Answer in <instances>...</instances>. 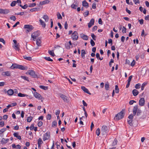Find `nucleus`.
I'll return each mask as SVG.
<instances>
[{
    "label": "nucleus",
    "mask_w": 149,
    "mask_h": 149,
    "mask_svg": "<svg viewBox=\"0 0 149 149\" xmlns=\"http://www.w3.org/2000/svg\"><path fill=\"white\" fill-rule=\"evenodd\" d=\"M19 65L17 64H13L12 66V69L18 68Z\"/></svg>",
    "instance_id": "obj_28"
},
{
    "label": "nucleus",
    "mask_w": 149,
    "mask_h": 149,
    "mask_svg": "<svg viewBox=\"0 0 149 149\" xmlns=\"http://www.w3.org/2000/svg\"><path fill=\"white\" fill-rule=\"evenodd\" d=\"M49 2V0H46L42 1H40V4L43 5L46 4H47Z\"/></svg>",
    "instance_id": "obj_22"
},
{
    "label": "nucleus",
    "mask_w": 149,
    "mask_h": 149,
    "mask_svg": "<svg viewBox=\"0 0 149 149\" xmlns=\"http://www.w3.org/2000/svg\"><path fill=\"white\" fill-rule=\"evenodd\" d=\"M138 109L137 105H135L134 107L133 110L134 115L135 116L136 115Z\"/></svg>",
    "instance_id": "obj_13"
},
{
    "label": "nucleus",
    "mask_w": 149,
    "mask_h": 149,
    "mask_svg": "<svg viewBox=\"0 0 149 149\" xmlns=\"http://www.w3.org/2000/svg\"><path fill=\"white\" fill-rule=\"evenodd\" d=\"M36 5V4L35 3H30L29 6V7H32L35 6Z\"/></svg>",
    "instance_id": "obj_45"
},
{
    "label": "nucleus",
    "mask_w": 149,
    "mask_h": 149,
    "mask_svg": "<svg viewBox=\"0 0 149 149\" xmlns=\"http://www.w3.org/2000/svg\"><path fill=\"white\" fill-rule=\"evenodd\" d=\"M21 77L24 80H26L28 81H29L28 77L26 76H21Z\"/></svg>",
    "instance_id": "obj_33"
},
{
    "label": "nucleus",
    "mask_w": 149,
    "mask_h": 149,
    "mask_svg": "<svg viewBox=\"0 0 149 149\" xmlns=\"http://www.w3.org/2000/svg\"><path fill=\"white\" fill-rule=\"evenodd\" d=\"M13 135L14 136L16 137L19 140H21V136L19 135L18 133L17 132L14 133L13 134Z\"/></svg>",
    "instance_id": "obj_21"
},
{
    "label": "nucleus",
    "mask_w": 149,
    "mask_h": 149,
    "mask_svg": "<svg viewBox=\"0 0 149 149\" xmlns=\"http://www.w3.org/2000/svg\"><path fill=\"white\" fill-rule=\"evenodd\" d=\"M19 6L21 7V8L24 9H25L28 7V5L27 4H25L24 6H23L21 4H20Z\"/></svg>",
    "instance_id": "obj_42"
},
{
    "label": "nucleus",
    "mask_w": 149,
    "mask_h": 149,
    "mask_svg": "<svg viewBox=\"0 0 149 149\" xmlns=\"http://www.w3.org/2000/svg\"><path fill=\"white\" fill-rule=\"evenodd\" d=\"M132 120L130 119V120H127V122L129 124L130 126H132Z\"/></svg>",
    "instance_id": "obj_50"
},
{
    "label": "nucleus",
    "mask_w": 149,
    "mask_h": 149,
    "mask_svg": "<svg viewBox=\"0 0 149 149\" xmlns=\"http://www.w3.org/2000/svg\"><path fill=\"white\" fill-rule=\"evenodd\" d=\"M89 14V11L88 10L86 11L84 14V15L85 17L87 16Z\"/></svg>",
    "instance_id": "obj_57"
},
{
    "label": "nucleus",
    "mask_w": 149,
    "mask_h": 149,
    "mask_svg": "<svg viewBox=\"0 0 149 149\" xmlns=\"http://www.w3.org/2000/svg\"><path fill=\"white\" fill-rule=\"evenodd\" d=\"M132 93L134 96H136L138 94L139 92L136 89H134L132 91Z\"/></svg>",
    "instance_id": "obj_25"
},
{
    "label": "nucleus",
    "mask_w": 149,
    "mask_h": 149,
    "mask_svg": "<svg viewBox=\"0 0 149 149\" xmlns=\"http://www.w3.org/2000/svg\"><path fill=\"white\" fill-rule=\"evenodd\" d=\"M115 92L116 93H118L119 92V89L118 88V86L117 85H116L115 86Z\"/></svg>",
    "instance_id": "obj_41"
},
{
    "label": "nucleus",
    "mask_w": 149,
    "mask_h": 149,
    "mask_svg": "<svg viewBox=\"0 0 149 149\" xmlns=\"http://www.w3.org/2000/svg\"><path fill=\"white\" fill-rule=\"evenodd\" d=\"M48 53L50 55L54 57L55 56V55L54 52V51L53 50H49Z\"/></svg>",
    "instance_id": "obj_32"
},
{
    "label": "nucleus",
    "mask_w": 149,
    "mask_h": 149,
    "mask_svg": "<svg viewBox=\"0 0 149 149\" xmlns=\"http://www.w3.org/2000/svg\"><path fill=\"white\" fill-rule=\"evenodd\" d=\"M137 112V115L138 116L141 113V111L140 109H139Z\"/></svg>",
    "instance_id": "obj_59"
},
{
    "label": "nucleus",
    "mask_w": 149,
    "mask_h": 149,
    "mask_svg": "<svg viewBox=\"0 0 149 149\" xmlns=\"http://www.w3.org/2000/svg\"><path fill=\"white\" fill-rule=\"evenodd\" d=\"M81 89L85 93L89 94H91L88 90L84 86H81Z\"/></svg>",
    "instance_id": "obj_17"
},
{
    "label": "nucleus",
    "mask_w": 149,
    "mask_h": 149,
    "mask_svg": "<svg viewBox=\"0 0 149 149\" xmlns=\"http://www.w3.org/2000/svg\"><path fill=\"white\" fill-rule=\"evenodd\" d=\"M50 137V133L49 132H47L46 133L44 136L43 138V140L44 141H45L47 140Z\"/></svg>",
    "instance_id": "obj_8"
},
{
    "label": "nucleus",
    "mask_w": 149,
    "mask_h": 149,
    "mask_svg": "<svg viewBox=\"0 0 149 149\" xmlns=\"http://www.w3.org/2000/svg\"><path fill=\"white\" fill-rule=\"evenodd\" d=\"M133 1L135 4H137L140 3V1L139 0H133Z\"/></svg>",
    "instance_id": "obj_60"
},
{
    "label": "nucleus",
    "mask_w": 149,
    "mask_h": 149,
    "mask_svg": "<svg viewBox=\"0 0 149 149\" xmlns=\"http://www.w3.org/2000/svg\"><path fill=\"white\" fill-rule=\"evenodd\" d=\"M100 130L99 128H97V129L96 131V134L97 136H99L100 135Z\"/></svg>",
    "instance_id": "obj_39"
},
{
    "label": "nucleus",
    "mask_w": 149,
    "mask_h": 149,
    "mask_svg": "<svg viewBox=\"0 0 149 149\" xmlns=\"http://www.w3.org/2000/svg\"><path fill=\"white\" fill-rule=\"evenodd\" d=\"M118 142L117 140L116 139H114L112 143V146H115L117 144Z\"/></svg>",
    "instance_id": "obj_34"
},
{
    "label": "nucleus",
    "mask_w": 149,
    "mask_h": 149,
    "mask_svg": "<svg viewBox=\"0 0 149 149\" xmlns=\"http://www.w3.org/2000/svg\"><path fill=\"white\" fill-rule=\"evenodd\" d=\"M41 41L40 39H37L36 40V44L38 46H40L41 45Z\"/></svg>",
    "instance_id": "obj_23"
},
{
    "label": "nucleus",
    "mask_w": 149,
    "mask_h": 149,
    "mask_svg": "<svg viewBox=\"0 0 149 149\" xmlns=\"http://www.w3.org/2000/svg\"><path fill=\"white\" fill-rule=\"evenodd\" d=\"M26 74H29L32 77L34 78H36L37 77V76L35 74V72L32 70H28L26 73Z\"/></svg>",
    "instance_id": "obj_2"
},
{
    "label": "nucleus",
    "mask_w": 149,
    "mask_h": 149,
    "mask_svg": "<svg viewBox=\"0 0 149 149\" xmlns=\"http://www.w3.org/2000/svg\"><path fill=\"white\" fill-rule=\"evenodd\" d=\"M57 18L58 19H62V17L60 14L59 13H57Z\"/></svg>",
    "instance_id": "obj_40"
},
{
    "label": "nucleus",
    "mask_w": 149,
    "mask_h": 149,
    "mask_svg": "<svg viewBox=\"0 0 149 149\" xmlns=\"http://www.w3.org/2000/svg\"><path fill=\"white\" fill-rule=\"evenodd\" d=\"M10 12L9 10L7 9H3L0 8V13L6 14Z\"/></svg>",
    "instance_id": "obj_9"
},
{
    "label": "nucleus",
    "mask_w": 149,
    "mask_h": 149,
    "mask_svg": "<svg viewBox=\"0 0 149 149\" xmlns=\"http://www.w3.org/2000/svg\"><path fill=\"white\" fill-rule=\"evenodd\" d=\"M95 20L94 19H92L90 20V22L88 23V26L89 28L91 27L94 24Z\"/></svg>",
    "instance_id": "obj_12"
},
{
    "label": "nucleus",
    "mask_w": 149,
    "mask_h": 149,
    "mask_svg": "<svg viewBox=\"0 0 149 149\" xmlns=\"http://www.w3.org/2000/svg\"><path fill=\"white\" fill-rule=\"evenodd\" d=\"M43 143L42 141L41 138H39L38 140V145H41Z\"/></svg>",
    "instance_id": "obj_37"
},
{
    "label": "nucleus",
    "mask_w": 149,
    "mask_h": 149,
    "mask_svg": "<svg viewBox=\"0 0 149 149\" xmlns=\"http://www.w3.org/2000/svg\"><path fill=\"white\" fill-rule=\"evenodd\" d=\"M47 120H50L51 118V115L50 114H48L46 117Z\"/></svg>",
    "instance_id": "obj_52"
},
{
    "label": "nucleus",
    "mask_w": 149,
    "mask_h": 149,
    "mask_svg": "<svg viewBox=\"0 0 149 149\" xmlns=\"http://www.w3.org/2000/svg\"><path fill=\"white\" fill-rule=\"evenodd\" d=\"M148 84V82H144L142 85L141 87V90L143 91L144 90V87Z\"/></svg>",
    "instance_id": "obj_29"
},
{
    "label": "nucleus",
    "mask_w": 149,
    "mask_h": 149,
    "mask_svg": "<svg viewBox=\"0 0 149 149\" xmlns=\"http://www.w3.org/2000/svg\"><path fill=\"white\" fill-rule=\"evenodd\" d=\"M145 101L144 98H141L139 100V104L141 106H143L145 104Z\"/></svg>",
    "instance_id": "obj_10"
},
{
    "label": "nucleus",
    "mask_w": 149,
    "mask_h": 149,
    "mask_svg": "<svg viewBox=\"0 0 149 149\" xmlns=\"http://www.w3.org/2000/svg\"><path fill=\"white\" fill-rule=\"evenodd\" d=\"M33 94L35 98L38 99V100H41V102H43V100L44 99V98L42 97L40 94L36 92H35Z\"/></svg>",
    "instance_id": "obj_5"
},
{
    "label": "nucleus",
    "mask_w": 149,
    "mask_h": 149,
    "mask_svg": "<svg viewBox=\"0 0 149 149\" xmlns=\"http://www.w3.org/2000/svg\"><path fill=\"white\" fill-rule=\"evenodd\" d=\"M57 125V122L55 121H54L52 122V127H54L56 126Z\"/></svg>",
    "instance_id": "obj_46"
},
{
    "label": "nucleus",
    "mask_w": 149,
    "mask_h": 149,
    "mask_svg": "<svg viewBox=\"0 0 149 149\" xmlns=\"http://www.w3.org/2000/svg\"><path fill=\"white\" fill-rule=\"evenodd\" d=\"M23 57L25 59L29 61H31L32 59V58L31 57L27 56L26 55L24 56Z\"/></svg>",
    "instance_id": "obj_31"
},
{
    "label": "nucleus",
    "mask_w": 149,
    "mask_h": 149,
    "mask_svg": "<svg viewBox=\"0 0 149 149\" xmlns=\"http://www.w3.org/2000/svg\"><path fill=\"white\" fill-rule=\"evenodd\" d=\"M4 122L3 121H2L0 122V126L1 127H3V126H4Z\"/></svg>",
    "instance_id": "obj_64"
},
{
    "label": "nucleus",
    "mask_w": 149,
    "mask_h": 149,
    "mask_svg": "<svg viewBox=\"0 0 149 149\" xmlns=\"http://www.w3.org/2000/svg\"><path fill=\"white\" fill-rule=\"evenodd\" d=\"M82 5L86 8L88 7V4L85 1H84L82 2Z\"/></svg>",
    "instance_id": "obj_24"
},
{
    "label": "nucleus",
    "mask_w": 149,
    "mask_h": 149,
    "mask_svg": "<svg viewBox=\"0 0 149 149\" xmlns=\"http://www.w3.org/2000/svg\"><path fill=\"white\" fill-rule=\"evenodd\" d=\"M21 70H27L28 68L26 66H24L22 65H19L18 68Z\"/></svg>",
    "instance_id": "obj_19"
},
{
    "label": "nucleus",
    "mask_w": 149,
    "mask_h": 149,
    "mask_svg": "<svg viewBox=\"0 0 149 149\" xmlns=\"http://www.w3.org/2000/svg\"><path fill=\"white\" fill-rule=\"evenodd\" d=\"M16 3V1H13L11 3L10 6L12 7H13L15 5Z\"/></svg>",
    "instance_id": "obj_48"
},
{
    "label": "nucleus",
    "mask_w": 149,
    "mask_h": 149,
    "mask_svg": "<svg viewBox=\"0 0 149 149\" xmlns=\"http://www.w3.org/2000/svg\"><path fill=\"white\" fill-rule=\"evenodd\" d=\"M26 95V94H22L21 93H19L18 94V96L19 97H25Z\"/></svg>",
    "instance_id": "obj_43"
},
{
    "label": "nucleus",
    "mask_w": 149,
    "mask_h": 149,
    "mask_svg": "<svg viewBox=\"0 0 149 149\" xmlns=\"http://www.w3.org/2000/svg\"><path fill=\"white\" fill-rule=\"evenodd\" d=\"M133 118V115L132 114H130L128 117V118L129 119L132 120Z\"/></svg>",
    "instance_id": "obj_61"
},
{
    "label": "nucleus",
    "mask_w": 149,
    "mask_h": 149,
    "mask_svg": "<svg viewBox=\"0 0 149 149\" xmlns=\"http://www.w3.org/2000/svg\"><path fill=\"white\" fill-rule=\"evenodd\" d=\"M122 32L123 33H125L126 32V29L124 26L123 27Z\"/></svg>",
    "instance_id": "obj_56"
},
{
    "label": "nucleus",
    "mask_w": 149,
    "mask_h": 149,
    "mask_svg": "<svg viewBox=\"0 0 149 149\" xmlns=\"http://www.w3.org/2000/svg\"><path fill=\"white\" fill-rule=\"evenodd\" d=\"M71 37L72 40H77L78 39V35L77 32L76 31H74L73 32L71 36Z\"/></svg>",
    "instance_id": "obj_3"
},
{
    "label": "nucleus",
    "mask_w": 149,
    "mask_h": 149,
    "mask_svg": "<svg viewBox=\"0 0 149 149\" xmlns=\"http://www.w3.org/2000/svg\"><path fill=\"white\" fill-rule=\"evenodd\" d=\"M10 19L11 20H13V21H15L16 19V18L14 16L12 15L10 17Z\"/></svg>",
    "instance_id": "obj_51"
},
{
    "label": "nucleus",
    "mask_w": 149,
    "mask_h": 149,
    "mask_svg": "<svg viewBox=\"0 0 149 149\" xmlns=\"http://www.w3.org/2000/svg\"><path fill=\"white\" fill-rule=\"evenodd\" d=\"M39 10V8H33L31 9L30 10V11L31 12H33L34 11H38Z\"/></svg>",
    "instance_id": "obj_35"
},
{
    "label": "nucleus",
    "mask_w": 149,
    "mask_h": 149,
    "mask_svg": "<svg viewBox=\"0 0 149 149\" xmlns=\"http://www.w3.org/2000/svg\"><path fill=\"white\" fill-rule=\"evenodd\" d=\"M39 21L40 22V24L42 25V26L45 28L46 26V24L43 21L42 19H40Z\"/></svg>",
    "instance_id": "obj_26"
},
{
    "label": "nucleus",
    "mask_w": 149,
    "mask_h": 149,
    "mask_svg": "<svg viewBox=\"0 0 149 149\" xmlns=\"http://www.w3.org/2000/svg\"><path fill=\"white\" fill-rule=\"evenodd\" d=\"M132 75L130 76L128 78V79L127 80L128 82H130L132 79Z\"/></svg>",
    "instance_id": "obj_63"
},
{
    "label": "nucleus",
    "mask_w": 149,
    "mask_h": 149,
    "mask_svg": "<svg viewBox=\"0 0 149 149\" xmlns=\"http://www.w3.org/2000/svg\"><path fill=\"white\" fill-rule=\"evenodd\" d=\"M9 141V139H6L4 138H3L1 141V143L2 144H6V143H7Z\"/></svg>",
    "instance_id": "obj_18"
},
{
    "label": "nucleus",
    "mask_w": 149,
    "mask_h": 149,
    "mask_svg": "<svg viewBox=\"0 0 149 149\" xmlns=\"http://www.w3.org/2000/svg\"><path fill=\"white\" fill-rule=\"evenodd\" d=\"M124 112L122 111L117 114L114 117V119L116 120H118L122 119L124 116Z\"/></svg>",
    "instance_id": "obj_1"
},
{
    "label": "nucleus",
    "mask_w": 149,
    "mask_h": 149,
    "mask_svg": "<svg viewBox=\"0 0 149 149\" xmlns=\"http://www.w3.org/2000/svg\"><path fill=\"white\" fill-rule=\"evenodd\" d=\"M86 54V53L84 50L82 49L81 51V56L82 58H84L85 56V55Z\"/></svg>",
    "instance_id": "obj_27"
},
{
    "label": "nucleus",
    "mask_w": 149,
    "mask_h": 149,
    "mask_svg": "<svg viewBox=\"0 0 149 149\" xmlns=\"http://www.w3.org/2000/svg\"><path fill=\"white\" fill-rule=\"evenodd\" d=\"M90 42H91V44L92 47H93L95 45V43L94 42V41L92 39H91V40Z\"/></svg>",
    "instance_id": "obj_53"
},
{
    "label": "nucleus",
    "mask_w": 149,
    "mask_h": 149,
    "mask_svg": "<svg viewBox=\"0 0 149 149\" xmlns=\"http://www.w3.org/2000/svg\"><path fill=\"white\" fill-rule=\"evenodd\" d=\"M40 88L45 90H46L47 88V87L43 86H40Z\"/></svg>",
    "instance_id": "obj_55"
},
{
    "label": "nucleus",
    "mask_w": 149,
    "mask_h": 149,
    "mask_svg": "<svg viewBox=\"0 0 149 149\" xmlns=\"http://www.w3.org/2000/svg\"><path fill=\"white\" fill-rule=\"evenodd\" d=\"M141 86V84H140L138 83L136 84L135 86L136 88L137 89H139L140 87Z\"/></svg>",
    "instance_id": "obj_44"
},
{
    "label": "nucleus",
    "mask_w": 149,
    "mask_h": 149,
    "mask_svg": "<svg viewBox=\"0 0 149 149\" xmlns=\"http://www.w3.org/2000/svg\"><path fill=\"white\" fill-rule=\"evenodd\" d=\"M105 89L106 90H108L109 88V84L108 83L106 84H105Z\"/></svg>",
    "instance_id": "obj_47"
},
{
    "label": "nucleus",
    "mask_w": 149,
    "mask_h": 149,
    "mask_svg": "<svg viewBox=\"0 0 149 149\" xmlns=\"http://www.w3.org/2000/svg\"><path fill=\"white\" fill-rule=\"evenodd\" d=\"M108 132L107 127L105 126H103L101 130L102 133L103 135L106 134Z\"/></svg>",
    "instance_id": "obj_6"
},
{
    "label": "nucleus",
    "mask_w": 149,
    "mask_h": 149,
    "mask_svg": "<svg viewBox=\"0 0 149 149\" xmlns=\"http://www.w3.org/2000/svg\"><path fill=\"white\" fill-rule=\"evenodd\" d=\"M60 97L63 99L64 101V102H67L68 100V98L65 95H64L62 94H61Z\"/></svg>",
    "instance_id": "obj_14"
},
{
    "label": "nucleus",
    "mask_w": 149,
    "mask_h": 149,
    "mask_svg": "<svg viewBox=\"0 0 149 149\" xmlns=\"http://www.w3.org/2000/svg\"><path fill=\"white\" fill-rule=\"evenodd\" d=\"M33 118V117L31 116H30L27 117V122H30L31 121L32 119Z\"/></svg>",
    "instance_id": "obj_36"
},
{
    "label": "nucleus",
    "mask_w": 149,
    "mask_h": 149,
    "mask_svg": "<svg viewBox=\"0 0 149 149\" xmlns=\"http://www.w3.org/2000/svg\"><path fill=\"white\" fill-rule=\"evenodd\" d=\"M6 130V128H3L0 130V134H1L4 132Z\"/></svg>",
    "instance_id": "obj_58"
},
{
    "label": "nucleus",
    "mask_w": 149,
    "mask_h": 149,
    "mask_svg": "<svg viewBox=\"0 0 149 149\" xmlns=\"http://www.w3.org/2000/svg\"><path fill=\"white\" fill-rule=\"evenodd\" d=\"M43 18L45 20L46 22H47L48 21L49 18L47 15H45L43 17Z\"/></svg>",
    "instance_id": "obj_30"
},
{
    "label": "nucleus",
    "mask_w": 149,
    "mask_h": 149,
    "mask_svg": "<svg viewBox=\"0 0 149 149\" xmlns=\"http://www.w3.org/2000/svg\"><path fill=\"white\" fill-rule=\"evenodd\" d=\"M44 58L48 61H53L52 59H51L49 57H44Z\"/></svg>",
    "instance_id": "obj_38"
},
{
    "label": "nucleus",
    "mask_w": 149,
    "mask_h": 149,
    "mask_svg": "<svg viewBox=\"0 0 149 149\" xmlns=\"http://www.w3.org/2000/svg\"><path fill=\"white\" fill-rule=\"evenodd\" d=\"M19 46V44L17 43L16 44H14L13 47L16 50L19 51L20 49Z\"/></svg>",
    "instance_id": "obj_16"
},
{
    "label": "nucleus",
    "mask_w": 149,
    "mask_h": 149,
    "mask_svg": "<svg viewBox=\"0 0 149 149\" xmlns=\"http://www.w3.org/2000/svg\"><path fill=\"white\" fill-rule=\"evenodd\" d=\"M7 93L9 95L11 96L14 93V91L13 90L10 89L7 91Z\"/></svg>",
    "instance_id": "obj_20"
},
{
    "label": "nucleus",
    "mask_w": 149,
    "mask_h": 149,
    "mask_svg": "<svg viewBox=\"0 0 149 149\" xmlns=\"http://www.w3.org/2000/svg\"><path fill=\"white\" fill-rule=\"evenodd\" d=\"M71 6L72 8L76 9V7L77 6L74 4H72L71 5Z\"/></svg>",
    "instance_id": "obj_49"
},
{
    "label": "nucleus",
    "mask_w": 149,
    "mask_h": 149,
    "mask_svg": "<svg viewBox=\"0 0 149 149\" xmlns=\"http://www.w3.org/2000/svg\"><path fill=\"white\" fill-rule=\"evenodd\" d=\"M24 28L27 29V31L29 32L31 31L33 28L32 25H25Z\"/></svg>",
    "instance_id": "obj_7"
},
{
    "label": "nucleus",
    "mask_w": 149,
    "mask_h": 149,
    "mask_svg": "<svg viewBox=\"0 0 149 149\" xmlns=\"http://www.w3.org/2000/svg\"><path fill=\"white\" fill-rule=\"evenodd\" d=\"M135 61L134 60H133L131 64V65L132 66H133L135 64Z\"/></svg>",
    "instance_id": "obj_62"
},
{
    "label": "nucleus",
    "mask_w": 149,
    "mask_h": 149,
    "mask_svg": "<svg viewBox=\"0 0 149 149\" xmlns=\"http://www.w3.org/2000/svg\"><path fill=\"white\" fill-rule=\"evenodd\" d=\"M91 36L93 39L95 40H96V36L94 35L93 33H92L91 34Z\"/></svg>",
    "instance_id": "obj_54"
},
{
    "label": "nucleus",
    "mask_w": 149,
    "mask_h": 149,
    "mask_svg": "<svg viewBox=\"0 0 149 149\" xmlns=\"http://www.w3.org/2000/svg\"><path fill=\"white\" fill-rule=\"evenodd\" d=\"M80 36L81 38L84 40H87L88 39V36L83 33L80 34Z\"/></svg>",
    "instance_id": "obj_11"
},
{
    "label": "nucleus",
    "mask_w": 149,
    "mask_h": 149,
    "mask_svg": "<svg viewBox=\"0 0 149 149\" xmlns=\"http://www.w3.org/2000/svg\"><path fill=\"white\" fill-rule=\"evenodd\" d=\"M11 73L10 71H6L3 72L2 75L4 76H9L11 75Z\"/></svg>",
    "instance_id": "obj_15"
},
{
    "label": "nucleus",
    "mask_w": 149,
    "mask_h": 149,
    "mask_svg": "<svg viewBox=\"0 0 149 149\" xmlns=\"http://www.w3.org/2000/svg\"><path fill=\"white\" fill-rule=\"evenodd\" d=\"M40 35V33L39 31H37L31 34V37L33 39V40L35 41V39L38 37Z\"/></svg>",
    "instance_id": "obj_4"
}]
</instances>
